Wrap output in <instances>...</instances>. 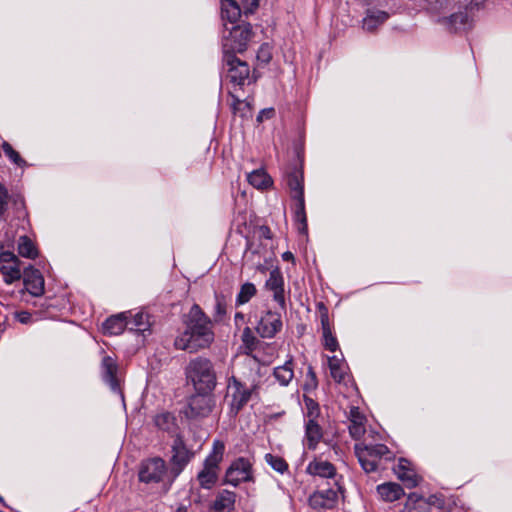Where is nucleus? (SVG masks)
Listing matches in <instances>:
<instances>
[{"instance_id":"obj_1","label":"nucleus","mask_w":512,"mask_h":512,"mask_svg":"<svg viewBox=\"0 0 512 512\" xmlns=\"http://www.w3.org/2000/svg\"><path fill=\"white\" fill-rule=\"evenodd\" d=\"M183 329L174 339L177 350L197 353L208 349L215 339L212 319L198 304H193L181 318Z\"/></svg>"},{"instance_id":"obj_2","label":"nucleus","mask_w":512,"mask_h":512,"mask_svg":"<svg viewBox=\"0 0 512 512\" xmlns=\"http://www.w3.org/2000/svg\"><path fill=\"white\" fill-rule=\"evenodd\" d=\"M186 380L195 391L213 392L217 385V374L213 362L203 356L192 358L184 370Z\"/></svg>"},{"instance_id":"obj_3","label":"nucleus","mask_w":512,"mask_h":512,"mask_svg":"<svg viewBox=\"0 0 512 512\" xmlns=\"http://www.w3.org/2000/svg\"><path fill=\"white\" fill-rule=\"evenodd\" d=\"M354 452L362 469L366 473H372L385 468V463L394 460V453L385 444L366 445L357 443Z\"/></svg>"},{"instance_id":"obj_4","label":"nucleus","mask_w":512,"mask_h":512,"mask_svg":"<svg viewBox=\"0 0 512 512\" xmlns=\"http://www.w3.org/2000/svg\"><path fill=\"white\" fill-rule=\"evenodd\" d=\"M226 26V24H224ZM253 35L250 23H241L232 25L231 28L225 27L222 36L223 56H236L237 53H243L248 46Z\"/></svg>"},{"instance_id":"obj_5","label":"nucleus","mask_w":512,"mask_h":512,"mask_svg":"<svg viewBox=\"0 0 512 512\" xmlns=\"http://www.w3.org/2000/svg\"><path fill=\"white\" fill-rule=\"evenodd\" d=\"M257 386H246L238 378L232 376L227 384L229 413L236 416L250 401Z\"/></svg>"},{"instance_id":"obj_6","label":"nucleus","mask_w":512,"mask_h":512,"mask_svg":"<svg viewBox=\"0 0 512 512\" xmlns=\"http://www.w3.org/2000/svg\"><path fill=\"white\" fill-rule=\"evenodd\" d=\"M195 453L189 449L181 435H177L171 445V457L169 459L170 474L177 478L185 467L194 458Z\"/></svg>"},{"instance_id":"obj_7","label":"nucleus","mask_w":512,"mask_h":512,"mask_svg":"<svg viewBox=\"0 0 512 512\" xmlns=\"http://www.w3.org/2000/svg\"><path fill=\"white\" fill-rule=\"evenodd\" d=\"M214 406L215 400L212 396V392L195 391V393L188 398L184 414L188 419L205 418L210 415Z\"/></svg>"},{"instance_id":"obj_8","label":"nucleus","mask_w":512,"mask_h":512,"mask_svg":"<svg viewBox=\"0 0 512 512\" xmlns=\"http://www.w3.org/2000/svg\"><path fill=\"white\" fill-rule=\"evenodd\" d=\"M166 462L161 457H152L141 462L138 477L146 484L160 483L167 474Z\"/></svg>"},{"instance_id":"obj_9","label":"nucleus","mask_w":512,"mask_h":512,"mask_svg":"<svg viewBox=\"0 0 512 512\" xmlns=\"http://www.w3.org/2000/svg\"><path fill=\"white\" fill-rule=\"evenodd\" d=\"M223 67L226 69V78L234 86L242 87L246 81L250 82L249 65L236 56H223Z\"/></svg>"},{"instance_id":"obj_10","label":"nucleus","mask_w":512,"mask_h":512,"mask_svg":"<svg viewBox=\"0 0 512 512\" xmlns=\"http://www.w3.org/2000/svg\"><path fill=\"white\" fill-rule=\"evenodd\" d=\"M0 273L5 284L11 285L22 278L21 261L10 251L0 253Z\"/></svg>"},{"instance_id":"obj_11","label":"nucleus","mask_w":512,"mask_h":512,"mask_svg":"<svg viewBox=\"0 0 512 512\" xmlns=\"http://www.w3.org/2000/svg\"><path fill=\"white\" fill-rule=\"evenodd\" d=\"M282 327L280 313L268 310L260 317L255 330L260 337L271 339L282 330Z\"/></svg>"},{"instance_id":"obj_12","label":"nucleus","mask_w":512,"mask_h":512,"mask_svg":"<svg viewBox=\"0 0 512 512\" xmlns=\"http://www.w3.org/2000/svg\"><path fill=\"white\" fill-rule=\"evenodd\" d=\"M226 482L237 486L241 482L250 481L252 479V465L250 461L244 457L234 460L226 471Z\"/></svg>"},{"instance_id":"obj_13","label":"nucleus","mask_w":512,"mask_h":512,"mask_svg":"<svg viewBox=\"0 0 512 512\" xmlns=\"http://www.w3.org/2000/svg\"><path fill=\"white\" fill-rule=\"evenodd\" d=\"M317 309L320 314L321 321L322 345L326 350L330 352H336L339 349V343L332 331L328 309L322 302L317 304Z\"/></svg>"},{"instance_id":"obj_14","label":"nucleus","mask_w":512,"mask_h":512,"mask_svg":"<svg viewBox=\"0 0 512 512\" xmlns=\"http://www.w3.org/2000/svg\"><path fill=\"white\" fill-rule=\"evenodd\" d=\"M118 364L116 359L109 355H105L101 361V375L106 384L109 385L110 389L120 395L123 399V393L121 390L120 379L117 375Z\"/></svg>"},{"instance_id":"obj_15","label":"nucleus","mask_w":512,"mask_h":512,"mask_svg":"<svg viewBox=\"0 0 512 512\" xmlns=\"http://www.w3.org/2000/svg\"><path fill=\"white\" fill-rule=\"evenodd\" d=\"M265 287L273 293V300L282 310H286L285 282L281 270L276 267L270 271Z\"/></svg>"},{"instance_id":"obj_16","label":"nucleus","mask_w":512,"mask_h":512,"mask_svg":"<svg viewBox=\"0 0 512 512\" xmlns=\"http://www.w3.org/2000/svg\"><path fill=\"white\" fill-rule=\"evenodd\" d=\"M338 502V493L329 488L314 492L309 497V505L313 509H332Z\"/></svg>"},{"instance_id":"obj_17","label":"nucleus","mask_w":512,"mask_h":512,"mask_svg":"<svg viewBox=\"0 0 512 512\" xmlns=\"http://www.w3.org/2000/svg\"><path fill=\"white\" fill-rule=\"evenodd\" d=\"M23 282L25 289L35 297H39L44 293V278L39 270L30 266L25 269L23 274Z\"/></svg>"},{"instance_id":"obj_18","label":"nucleus","mask_w":512,"mask_h":512,"mask_svg":"<svg viewBox=\"0 0 512 512\" xmlns=\"http://www.w3.org/2000/svg\"><path fill=\"white\" fill-rule=\"evenodd\" d=\"M393 470L398 479L401 480L406 487L414 488L419 484L420 477L413 469L411 462L407 459L400 458L397 466L394 467Z\"/></svg>"},{"instance_id":"obj_19","label":"nucleus","mask_w":512,"mask_h":512,"mask_svg":"<svg viewBox=\"0 0 512 512\" xmlns=\"http://www.w3.org/2000/svg\"><path fill=\"white\" fill-rule=\"evenodd\" d=\"M349 434L355 440L360 439L366 432V417L360 411L359 407L352 406L348 412Z\"/></svg>"},{"instance_id":"obj_20","label":"nucleus","mask_w":512,"mask_h":512,"mask_svg":"<svg viewBox=\"0 0 512 512\" xmlns=\"http://www.w3.org/2000/svg\"><path fill=\"white\" fill-rule=\"evenodd\" d=\"M285 181L292 198H298L299 194L304 195L303 173L299 168H289L285 172Z\"/></svg>"},{"instance_id":"obj_21","label":"nucleus","mask_w":512,"mask_h":512,"mask_svg":"<svg viewBox=\"0 0 512 512\" xmlns=\"http://www.w3.org/2000/svg\"><path fill=\"white\" fill-rule=\"evenodd\" d=\"M439 22L451 32L465 31L470 27L469 17L465 11H460L449 17L441 18Z\"/></svg>"},{"instance_id":"obj_22","label":"nucleus","mask_w":512,"mask_h":512,"mask_svg":"<svg viewBox=\"0 0 512 512\" xmlns=\"http://www.w3.org/2000/svg\"><path fill=\"white\" fill-rule=\"evenodd\" d=\"M153 422L161 431L170 435H178V424L176 416L168 411H162L154 416Z\"/></svg>"},{"instance_id":"obj_23","label":"nucleus","mask_w":512,"mask_h":512,"mask_svg":"<svg viewBox=\"0 0 512 512\" xmlns=\"http://www.w3.org/2000/svg\"><path fill=\"white\" fill-rule=\"evenodd\" d=\"M236 502V494L229 490L218 493L212 506L211 512H232Z\"/></svg>"},{"instance_id":"obj_24","label":"nucleus","mask_w":512,"mask_h":512,"mask_svg":"<svg viewBox=\"0 0 512 512\" xmlns=\"http://www.w3.org/2000/svg\"><path fill=\"white\" fill-rule=\"evenodd\" d=\"M323 437V431L317 420L307 419L305 423V442L310 450H314Z\"/></svg>"},{"instance_id":"obj_25","label":"nucleus","mask_w":512,"mask_h":512,"mask_svg":"<svg viewBox=\"0 0 512 512\" xmlns=\"http://www.w3.org/2000/svg\"><path fill=\"white\" fill-rule=\"evenodd\" d=\"M104 334L119 335L127 328V314L120 313L107 318L102 324Z\"/></svg>"},{"instance_id":"obj_26","label":"nucleus","mask_w":512,"mask_h":512,"mask_svg":"<svg viewBox=\"0 0 512 512\" xmlns=\"http://www.w3.org/2000/svg\"><path fill=\"white\" fill-rule=\"evenodd\" d=\"M328 367L330 369L331 377L334 379L335 382L341 383L345 381L348 366L345 363L342 354L340 357L337 355L328 357Z\"/></svg>"},{"instance_id":"obj_27","label":"nucleus","mask_w":512,"mask_h":512,"mask_svg":"<svg viewBox=\"0 0 512 512\" xmlns=\"http://www.w3.org/2000/svg\"><path fill=\"white\" fill-rule=\"evenodd\" d=\"M379 497L386 502H394L404 495L401 485L394 482H387L377 486Z\"/></svg>"},{"instance_id":"obj_28","label":"nucleus","mask_w":512,"mask_h":512,"mask_svg":"<svg viewBox=\"0 0 512 512\" xmlns=\"http://www.w3.org/2000/svg\"><path fill=\"white\" fill-rule=\"evenodd\" d=\"M225 451V445L220 440H215L213 442V448L211 453L206 457L204 461L203 468L212 470L218 473L219 463L223 458V454Z\"/></svg>"},{"instance_id":"obj_29","label":"nucleus","mask_w":512,"mask_h":512,"mask_svg":"<svg viewBox=\"0 0 512 512\" xmlns=\"http://www.w3.org/2000/svg\"><path fill=\"white\" fill-rule=\"evenodd\" d=\"M296 203L294 207V221L297 225V229L301 234H307L308 224L307 216L305 211V199L304 195L299 194L298 198H293Z\"/></svg>"},{"instance_id":"obj_30","label":"nucleus","mask_w":512,"mask_h":512,"mask_svg":"<svg viewBox=\"0 0 512 512\" xmlns=\"http://www.w3.org/2000/svg\"><path fill=\"white\" fill-rule=\"evenodd\" d=\"M307 471L311 475L323 478H333L336 474L334 465L328 461H313L309 463Z\"/></svg>"},{"instance_id":"obj_31","label":"nucleus","mask_w":512,"mask_h":512,"mask_svg":"<svg viewBox=\"0 0 512 512\" xmlns=\"http://www.w3.org/2000/svg\"><path fill=\"white\" fill-rule=\"evenodd\" d=\"M389 18V14L380 10H368L366 17L363 19V28L369 32L374 31L378 26L382 25Z\"/></svg>"},{"instance_id":"obj_32","label":"nucleus","mask_w":512,"mask_h":512,"mask_svg":"<svg viewBox=\"0 0 512 512\" xmlns=\"http://www.w3.org/2000/svg\"><path fill=\"white\" fill-rule=\"evenodd\" d=\"M273 376L281 386H288L294 377L292 358L287 360L283 365L275 367Z\"/></svg>"},{"instance_id":"obj_33","label":"nucleus","mask_w":512,"mask_h":512,"mask_svg":"<svg viewBox=\"0 0 512 512\" xmlns=\"http://www.w3.org/2000/svg\"><path fill=\"white\" fill-rule=\"evenodd\" d=\"M241 15V9L234 0H221V17L234 25Z\"/></svg>"},{"instance_id":"obj_34","label":"nucleus","mask_w":512,"mask_h":512,"mask_svg":"<svg viewBox=\"0 0 512 512\" xmlns=\"http://www.w3.org/2000/svg\"><path fill=\"white\" fill-rule=\"evenodd\" d=\"M402 512H429L425 498L417 493L408 495Z\"/></svg>"},{"instance_id":"obj_35","label":"nucleus","mask_w":512,"mask_h":512,"mask_svg":"<svg viewBox=\"0 0 512 512\" xmlns=\"http://www.w3.org/2000/svg\"><path fill=\"white\" fill-rule=\"evenodd\" d=\"M17 250L20 256L28 259H35L38 256V249L34 242L26 235L18 239Z\"/></svg>"},{"instance_id":"obj_36","label":"nucleus","mask_w":512,"mask_h":512,"mask_svg":"<svg viewBox=\"0 0 512 512\" xmlns=\"http://www.w3.org/2000/svg\"><path fill=\"white\" fill-rule=\"evenodd\" d=\"M247 180L257 189H264L272 184L271 177L263 169H257L249 173Z\"/></svg>"},{"instance_id":"obj_37","label":"nucleus","mask_w":512,"mask_h":512,"mask_svg":"<svg viewBox=\"0 0 512 512\" xmlns=\"http://www.w3.org/2000/svg\"><path fill=\"white\" fill-rule=\"evenodd\" d=\"M256 294L257 288L253 283L246 282L242 284L235 299V306L239 307L248 303Z\"/></svg>"},{"instance_id":"obj_38","label":"nucleus","mask_w":512,"mask_h":512,"mask_svg":"<svg viewBox=\"0 0 512 512\" xmlns=\"http://www.w3.org/2000/svg\"><path fill=\"white\" fill-rule=\"evenodd\" d=\"M227 311L228 303L225 295L216 293L213 320L217 323L223 322L227 316Z\"/></svg>"},{"instance_id":"obj_39","label":"nucleus","mask_w":512,"mask_h":512,"mask_svg":"<svg viewBox=\"0 0 512 512\" xmlns=\"http://www.w3.org/2000/svg\"><path fill=\"white\" fill-rule=\"evenodd\" d=\"M148 316L142 312L136 313L131 317H127V328L136 332H144L148 329Z\"/></svg>"},{"instance_id":"obj_40","label":"nucleus","mask_w":512,"mask_h":512,"mask_svg":"<svg viewBox=\"0 0 512 512\" xmlns=\"http://www.w3.org/2000/svg\"><path fill=\"white\" fill-rule=\"evenodd\" d=\"M228 95L232 99V102L230 103L231 111L234 115H239L241 117L247 116L248 113H250L251 107L248 102H244L240 100L233 91H229Z\"/></svg>"},{"instance_id":"obj_41","label":"nucleus","mask_w":512,"mask_h":512,"mask_svg":"<svg viewBox=\"0 0 512 512\" xmlns=\"http://www.w3.org/2000/svg\"><path fill=\"white\" fill-rule=\"evenodd\" d=\"M199 484L204 489H211L217 482L218 473L203 468L197 475Z\"/></svg>"},{"instance_id":"obj_42","label":"nucleus","mask_w":512,"mask_h":512,"mask_svg":"<svg viewBox=\"0 0 512 512\" xmlns=\"http://www.w3.org/2000/svg\"><path fill=\"white\" fill-rule=\"evenodd\" d=\"M265 460L275 471L281 474L288 470L287 462L280 456L267 453Z\"/></svg>"},{"instance_id":"obj_43","label":"nucleus","mask_w":512,"mask_h":512,"mask_svg":"<svg viewBox=\"0 0 512 512\" xmlns=\"http://www.w3.org/2000/svg\"><path fill=\"white\" fill-rule=\"evenodd\" d=\"M3 151L5 155L17 166L24 167L27 165L26 161L19 155L17 151L8 142H3Z\"/></svg>"},{"instance_id":"obj_44","label":"nucleus","mask_w":512,"mask_h":512,"mask_svg":"<svg viewBox=\"0 0 512 512\" xmlns=\"http://www.w3.org/2000/svg\"><path fill=\"white\" fill-rule=\"evenodd\" d=\"M305 404L307 407V418L317 420L320 414L318 403H316L313 399L307 398L305 399Z\"/></svg>"},{"instance_id":"obj_45","label":"nucleus","mask_w":512,"mask_h":512,"mask_svg":"<svg viewBox=\"0 0 512 512\" xmlns=\"http://www.w3.org/2000/svg\"><path fill=\"white\" fill-rule=\"evenodd\" d=\"M426 8L432 12H439L446 8L448 0H423Z\"/></svg>"},{"instance_id":"obj_46","label":"nucleus","mask_w":512,"mask_h":512,"mask_svg":"<svg viewBox=\"0 0 512 512\" xmlns=\"http://www.w3.org/2000/svg\"><path fill=\"white\" fill-rule=\"evenodd\" d=\"M8 199V190L2 183H0V218L4 215L7 209Z\"/></svg>"},{"instance_id":"obj_47","label":"nucleus","mask_w":512,"mask_h":512,"mask_svg":"<svg viewBox=\"0 0 512 512\" xmlns=\"http://www.w3.org/2000/svg\"><path fill=\"white\" fill-rule=\"evenodd\" d=\"M425 500L428 503V511L429 512H430L432 506H435L439 509H442L444 507V499L442 496L430 495L428 498H425Z\"/></svg>"},{"instance_id":"obj_48","label":"nucleus","mask_w":512,"mask_h":512,"mask_svg":"<svg viewBox=\"0 0 512 512\" xmlns=\"http://www.w3.org/2000/svg\"><path fill=\"white\" fill-rule=\"evenodd\" d=\"M242 341L247 346H253L256 343V337L253 335L251 328L245 327L242 333Z\"/></svg>"},{"instance_id":"obj_49","label":"nucleus","mask_w":512,"mask_h":512,"mask_svg":"<svg viewBox=\"0 0 512 512\" xmlns=\"http://www.w3.org/2000/svg\"><path fill=\"white\" fill-rule=\"evenodd\" d=\"M257 58L265 63H268L270 61L271 53H270L268 45L264 44L260 47L258 54H257Z\"/></svg>"},{"instance_id":"obj_50","label":"nucleus","mask_w":512,"mask_h":512,"mask_svg":"<svg viewBox=\"0 0 512 512\" xmlns=\"http://www.w3.org/2000/svg\"><path fill=\"white\" fill-rule=\"evenodd\" d=\"M14 205L16 207L18 217H22L26 215L25 212V202L24 199L21 196H16L13 199Z\"/></svg>"},{"instance_id":"obj_51","label":"nucleus","mask_w":512,"mask_h":512,"mask_svg":"<svg viewBox=\"0 0 512 512\" xmlns=\"http://www.w3.org/2000/svg\"><path fill=\"white\" fill-rule=\"evenodd\" d=\"M15 318L22 324L31 322L32 314L28 311H20L15 313Z\"/></svg>"},{"instance_id":"obj_52","label":"nucleus","mask_w":512,"mask_h":512,"mask_svg":"<svg viewBox=\"0 0 512 512\" xmlns=\"http://www.w3.org/2000/svg\"><path fill=\"white\" fill-rule=\"evenodd\" d=\"M258 235L261 239H272V231L266 225H262L258 228Z\"/></svg>"},{"instance_id":"obj_53","label":"nucleus","mask_w":512,"mask_h":512,"mask_svg":"<svg viewBox=\"0 0 512 512\" xmlns=\"http://www.w3.org/2000/svg\"><path fill=\"white\" fill-rule=\"evenodd\" d=\"M307 378L309 379L311 386H313V387L317 386V384H318L317 376L314 371V368L311 365H309L307 368Z\"/></svg>"},{"instance_id":"obj_54","label":"nucleus","mask_w":512,"mask_h":512,"mask_svg":"<svg viewBox=\"0 0 512 512\" xmlns=\"http://www.w3.org/2000/svg\"><path fill=\"white\" fill-rule=\"evenodd\" d=\"M245 322V315L242 312H236L234 315V323L236 328H240L241 325Z\"/></svg>"},{"instance_id":"obj_55","label":"nucleus","mask_w":512,"mask_h":512,"mask_svg":"<svg viewBox=\"0 0 512 512\" xmlns=\"http://www.w3.org/2000/svg\"><path fill=\"white\" fill-rule=\"evenodd\" d=\"M487 0H471L470 2V9H480L484 6Z\"/></svg>"},{"instance_id":"obj_56","label":"nucleus","mask_w":512,"mask_h":512,"mask_svg":"<svg viewBox=\"0 0 512 512\" xmlns=\"http://www.w3.org/2000/svg\"><path fill=\"white\" fill-rule=\"evenodd\" d=\"M282 259H283L284 261H290V262H293V263H294V261H295L294 255H293V253H292V252H290V251H286V252H284V253L282 254Z\"/></svg>"},{"instance_id":"obj_57","label":"nucleus","mask_w":512,"mask_h":512,"mask_svg":"<svg viewBox=\"0 0 512 512\" xmlns=\"http://www.w3.org/2000/svg\"><path fill=\"white\" fill-rule=\"evenodd\" d=\"M260 0H245V2L249 5V10L252 11L259 6Z\"/></svg>"},{"instance_id":"obj_58","label":"nucleus","mask_w":512,"mask_h":512,"mask_svg":"<svg viewBox=\"0 0 512 512\" xmlns=\"http://www.w3.org/2000/svg\"><path fill=\"white\" fill-rule=\"evenodd\" d=\"M0 502H1L4 506H6V505H5L4 500H3V498H2L1 496H0Z\"/></svg>"},{"instance_id":"obj_59","label":"nucleus","mask_w":512,"mask_h":512,"mask_svg":"<svg viewBox=\"0 0 512 512\" xmlns=\"http://www.w3.org/2000/svg\"><path fill=\"white\" fill-rule=\"evenodd\" d=\"M176 512H185V511H183V510H181V509H178Z\"/></svg>"},{"instance_id":"obj_60","label":"nucleus","mask_w":512,"mask_h":512,"mask_svg":"<svg viewBox=\"0 0 512 512\" xmlns=\"http://www.w3.org/2000/svg\"><path fill=\"white\" fill-rule=\"evenodd\" d=\"M457 512H465V511H464L463 509H461V510H459V511H457Z\"/></svg>"}]
</instances>
